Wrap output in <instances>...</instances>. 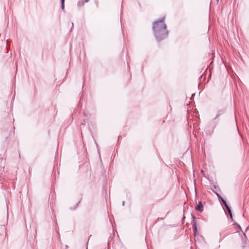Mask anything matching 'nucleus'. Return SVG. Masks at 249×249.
Wrapping results in <instances>:
<instances>
[{"label":"nucleus","instance_id":"nucleus-9","mask_svg":"<svg viewBox=\"0 0 249 249\" xmlns=\"http://www.w3.org/2000/svg\"><path fill=\"white\" fill-rule=\"evenodd\" d=\"M122 205H123V206H124V201H123V202H122Z\"/></svg>","mask_w":249,"mask_h":249},{"label":"nucleus","instance_id":"nucleus-8","mask_svg":"<svg viewBox=\"0 0 249 249\" xmlns=\"http://www.w3.org/2000/svg\"><path fill=\"white\" fill-rule=\"evenodd\" d=\"M230 216L231 218H232V213L230 214Z\"/></svg>","mask_w":249,"mask_h":249},{"label":"nucleus","instance_id":"nucleus-10","mask_svg":"<svg viewBox=\"0 0 249 249\" xmlns=\"http://www.w3.org/2000/svg\"><path fill=\"white\" fill-rule=\"evenodd\" d=\"M89 1V0H85V2H87Z\"/></svg>","mask_w":249,"mask_h":249},{"label":"nucleus","instance_id":"nucleus-6","mask_svg":"<svg viewBox=\"0 0 249 249\" xmlns=\"http://www.w3.org/2000/svg\"><path fill=\"white\" fill-rule=\"evenodd\" d=\"M64 1H65V0H61V9L62 10H64Z\"/></svg>","mask_w":249,"mask_h":249},{"label":"nucleus","instance_id":"nucleus-4","mask_svg":"<svg viewBox=\"0 0 249 249\" xmlns=\"http://www.w3.org/2000/svg\"><path fill=\"white\" fill-rule=\"evenodd\" d=\"M216 194L218 197L223 202V203L224 204L225 206L226 207V205H228L226 203V201L218 194V193H216Z\"/></svg>","mask_w":249,"mask_h":249},{"label":"nucleus","instance_id":"nucleus-7","mask_svg":"<svg viewBox=\"0 0 249 249\" xmlns=\"http://www.w3.org/2000/svg\"><path fill=\"white\" fill-rule=\"evenodd\" d=\"M78 4H79V6L83 5L84 4V3L83 1H79Z\"/></svg>","mask_w":249,"mask_h":249},{"label":"nucleus","instance_id":"nucleus-12","mask_svg":"<svg viewBox=\"0 0 249 249\" xmlns=\"http://www.w3.org/2000/svg\"><path fill=\"white\" fill-rule=\"evenodd\" d=\"M195 95V94H192V97H193Z\"/></svg>","mask_w":249,"mask_h":249},{"label":"nucleus","instance_id":"nucleus-5","mask_svg":"<svg viewBox=\"0 0 249 249\" xmlns=\"http://www.w3.org/2000/svg\"><path fill=\"white\" fill-rule=\"evenodd\" d=\"M225 207L226 208V209H227V210L229 214H231V213H231V211L230 207L228 206V205H226V207Z\"/></svg>","mask_w":249,"mask_h":249},{"label":"nucleus","instance_id":"nucleus-11","mask_svg":"<svg viewBox=\"0 0 249 249\" xmlns=\"http://www.w3.org/2000/svg\"><path fill=\"white\" fill-rule=\"evenodd\" d=\"M218 116H219L218 115H217L215 118H217L218 117Z\"/></svg>","mask_w":249,"mask_h":249},{"label":"nucleus","instance_id":"nucleus-13","mask_svg":"<svg viewBox=\"0 0 249 249\" xmlns=\"http://www.w3.org/2000/svg\"><path fill=\"white\" fill-rule=\"evenodd\" d=\"M219 0H217V1L218 2Z\"/></svg>","mask_w":249,"mask_h":249},{"label":"nucleus","instance_id":"nucleus-2","mask_svg":"<svg viewBox=\"0 0 249 249\" xmlns=\"http://www.w3.org/2000/svg\"><path fill=\"white\" fill-rule=\"evenodd\" d=\"M202 208L203 205L201 202H199L196 206V210L199 212H202L203 211Z\"/></svg>","mask_w":249,"mask_h":249},{"label":"nucleus","instance_id":"nucleus-3","mask_svg":"<svg viewBox=\"0 0 249 249\" xmlns=\"http://www.w3.org/2000/svg\"><path fill=\"white\" fill-rule=\"evenodd\" d=\"M193 226H194V233H195V236L196 235V231H197V228H196V222L195 220V217L193 216Z\"/></svg>","mask_w":249,"mask_h":249},{"label":"nucleus","instance_id":"nucleus-1","mask_svg":"<svg viewBox=\"0 0 249 249\" xmlns=\"http://www.w3.org/2000/svg\"><path fill=\"white\" fill-rule=\"evenodd\" d=\"M165 18H163L160 21L154 23L153 30L154 36L158 41H160L166 38L168 32L166 30V25L164 22Z\"/></svg>","mask_w":249,"mask_h":249}]
</instances>
